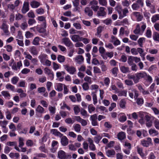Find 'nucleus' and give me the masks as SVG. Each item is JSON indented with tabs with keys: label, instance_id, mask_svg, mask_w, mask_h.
<instances>
[{
	"label": "nucleus",
	"instance_id": "nucleus-64",
	"mask_svg": "<svg viewBox=\"0 0 159 159\" xmlns=\"http://www.w3.org/2000/svg\"><path fill=\"white\" fill-rule=\"evenodd\" d=\"M92 63L95 65H97L99 64V62L97 58H95L92 59Z\"/></svg>",
	"mask_w": 159,
	"mask_h": 159
},
{
	"label": "nucleus",
	"instance_id": "nucleus-41",
	"mask_svg": "<svg viewBox=\"0 0 159 159\" xmlns=\"http://www.w3.org/2000/svg\"><path fill=\"white\" fill-rule=\"evenodd\" d=\"M132 8L134 10H138L140 7L135 2L132 5Z\"/></svg>",
	"mask_w": 159,
	"mask_h": 159
},
{
	"label": "nucleus",
	"instance_id": "nucleus-23",
	"mask_svg": "<svg viewBox=\"0 0 159 159\" xmlns=\"http://www.w3.org/2000/svg\"><path fill=\"white\" fill-rule=\"evenodd\" d=\"M137 52L138 54L139 53L140 54V56L141 57H143L144 58V57L146 53L144 52V50L142 48H137Z\"/></svg>",
	"mask_w": 159,
	"mask_h": 159
},
{
	"label": "nucleus",
	"instance_id": "nucleus-62",
	"mask_svg": "<svg viewBox=\"0 0 159 159\" xmlns=\"http://www.w3.org/2000/svg\"><path fill=\"white\" fill-rule=\"evenodd\" d=\"M154 124L155 127L157 129H159V120H156L154 121Z\"/></svg>",
	"mask_w": 159,
	"mask_h": 159
},
{
	"label": "nucleus",
	"instance_id": "nucleus-24",
	"mask_svg": "<svg viewBox=\"0 0 159 159\" xmlns=\"http://www.w3.org/2000/svg\"><path fill=\"white\" fill-rule=\"evenodd\" d=\"M117 93H118V96H124L126 97L127 91L126 90L122 91L118 90Z\"/></svg>",
	"mask_w": 159,
	"mask_h": 159
},
{
	"label": "nucleus",
	"instance_id": "nucleus-49",
	"mask_svg": "<svg viewBox=\"0 0 159 159\" xmlns=\"http://www.w3.org/2000/svg\"><path fill=\"white\" fill-rule=\"evenodd\" d=\"M137 150L138 153L140 155V156L142 157H143L144 154L143 152V149L141 148L138 147Z\"/></svg>",
	"mask_w": 159,
	"mask_h": 159
},
{
	"label": "nucleus",
	"instance_id": "nucleus-44",
	"mask_svg": "<svg viewBox=\"0 0 159 159\" xmlns=\"http://www.w3.org/2000/svg\"><path fill=\"white\" fill-rule=\"evenodd\" d=\"M74 129L76 132H80L81 129V126L80 125L78 124H75L74 126Z\"/></svg>",
	"mask_w": 159,
	"mask_h": 159
},
{
	"label": "nucleus",
	"instance_id": "nucleus-3",
	"mask_svg": "<svg viewBox=\"0 0 159 159\" xmlns=\"http://www.w3.org/2000/svg\"><path fill=\"white\" fill-rule=\"evenodd\" d=\"M69 155L66 154L63 150H60L58 152L57 157L60 159H68Z\"/></svg>",
	"mask_w": 159,
	"mask_h": 159
},
{
	"label": "nucleus",
	"instance_id": "nucleus-57",
	"mask_svg": "<svg viewBox=\"0 0 159 159\" xmlns=\"http://www.w3.org/2000/svg\"><path fill=\"white\" fill-rule=\"evenodd\" d=\"M37 91L39 93H44L46 91V89L44 87H39L38 88Z\"/></svg>",
	"mask_w": 159,
	"mask_h": 159
},
{
	"label": "nucleus",
	"instance_id": "nucleus-29",
	"mask_svg": "<svg viewBox=\"0 0 159 159\" xmlns=\"http://www.w3.org/2000/svg\"><path fill=\"white\" fill-rule=\"evenodd\" d=\"M120 69L121 71L124 73H126L130 72L129 68L127 67H125L124 66H121Z\"/></svg>",
	"mask_w": 159,
	"mask_h": 159
},
{
	"label": "nucleus",
	"instance_id": "nucleus-18",
	"mask_svg": "<svg viewBox=\"0 0 159 159\" xmlns=\"http://www.w3.org/2000/svg\"><path fill=\"white\" fill-rule=\"evenodd\" d=\"M82 38V37H80L77 35H74L71 37V39L75 42L81 41V39Z\"/></svg>",
	"mask_w": 159,
	"mask_h": 159
},
{
	"label": "nucleus",
	"instance_id": "nucleus-30",
	"mask_svg": "<svg viewBox=\"0 0 159 159\" xmlns=\"http://www.w3.org/2000/svg\"><path fill=\"white\" fill-rule=\"evenodd\" d=\"M115 153V152L113 149L108 150L106 152L107 155L109 157L111 156L114 155Z\"/></svg>",
	"mask_w": 159,
	"mask_h": 159
},
{
	"label": "nucleus",
	"instance_id": "nucleus-28",
	"mask_svg": "<svg viewBox=\"0 0 159 159\" xmlns=\"http://www.w3.org/2000/svg\"><path fill=\"white\" fill-rule=\"evenodd\" d=\"M36 111L42 114L44 112L45 110L43 108L39 105L36 108Z\"/></svg>",
	"mask_w": 159,
	"mask_h": 159
},
{
	"label": "nucleus",
	"instance_id": "nucleus-8",
	"mask_svg": "<svg viewBox=\"0 0 159 159\" xmlns=\"http://www.w3.org/2000/svg\"><path fill=\"white\" fill-rule=\"evenodd\" d=\"M145 119L146 120V125L148 127H150L152 125V121L151 118L150 116L148 115H146L145 116Z\"/></svg>",
	"mask_w": 159,
	"mask_h": 159
},
{
	"label": "nucleus",
	"instance_id": "nucleus-50",
	"mask_svg": "<svg viewBox=\"0 0 159 159\" xmlns=\"http://www.w3.org/2000/svg\"><path fill=\"white\" fill-rule=\"evenodd\" d=\"M146 36L148 38H151L152 37V31L150 29H148L146 33Z\"/></svg>",
	"mask_w": 159,
	"mask_h": 159
},
{
	"label": "nucleus",
	"instance_id": "nucleus-4",
	"mask_svg": "<svg viewBox=\"0 0 159 159\" xmlns=\"http://www.w3.org/2000/svg\"><path fill=\"white\" fill-rule=\"evenodd\" d=\"M152 143V139L150 138H148L147 140L143 139L141 141V143L144 147H148Z\"/></svg>",
	"mask_w": 159,
	"mask_h": 159
},
{
	"label": "nucleus",
	"instance_id": "nucleus-13",
	"mask_svg": "<svg viewBox=\"0 0 159 159\" xmlns=\"http://www.w3.org/2000/svg\"><path fill=\"white\" fill-rule=\"evenodd\" d=\"M117 138L120 140H122L126 138L125 133L121 131L119 132L117 135Z\"/></svg>",
	"mask_w": 159,
	"mask_h": 159
},
{
	"label": "nucleus",
	"instance_id": "nucleus-43",
	"mask_svg": "<svg viewBox=\"0 0 159 159\" xmlns=\"http://www.w3.org/2000/svg\"><path fill=\"white\" fill-rule=\"evenodd\" d=\"M33 36L34 34L29 31H27L25 33V36L27 39L33 37Z\"/></svg>",
	"mask_w": 159,
	"mask_h": 159
},
{
	"label": "nucleus",
	"instance_id": "nucleus-36",
	"mask_svg": "<svg viewBox=\"0 0 159 159\" xmlns=\"http://www.w3.org/2000/svg\"><path fill=\"white\" fill-rule=\"evenodd\" d=\"M134 61L133 56H129L128 57L127 62L129 66H131L133 64Z\"/></svg>",
	"mask_w": 159,
	"mask_h": 159
},
{
	"label": "nucleus",
	"instance_id": "nucleus-63",
	"mask_svg": "<svg viewBox=\"0 0 159 159\" xmlns=\"http://www.w3.org/2000/svg\"><path fill=\"white\" fill-rule=\"evenodd\" d=\"M24 54L25 56V58L29 60H31L32 57L30 54L27 53L26 52H24Z\"/></svg>",
	"mask_w": 159,
	"mask_h": 159
},
{
	"label": "nucleus",
	"instance_id": "nucleus-47",
	"mask_svg": "<svg viewBox=\"0 0 159 159\" xmlns=\"http://www.w3.org/2000/svg\"><path fill=\"white\" fill-rule=\"evenodd\" d=\"M153 39L155 41L159 42V34L157 32H155L154 35H153Z\"/></svg>",
	"mask_w": 159,
	"mask_h": 159
},
{
	"label": "nucleus",
	"instance_id": "nucleus-51",
	"mask_svg": "<svg viewBox=\"0 0 159 159\" xmlns=\"http://www.w3.org/2000/svg\"><path fill=\"white\" fill-rule=\"evenodd\" d=\"M127 117L125 115H123L121 116L120 118H119V121L122 122L123 123L126 120Z\"/></svg>",
	"mask_w": 159,
	"mask_h": 159
},
{
	"label": "nucleus",
	"instance_id": "nucleus-39",
	"mask_svg": "<svg viewBox=\"0 0 159 159\" xmlns=\"http://www.w3.org/2000/svg\"><path fill=\"white\" fill-rule=\"evenodd\" d=\"M24 141V139L21 138V137H20L19 138V147L20 148H21L24 145V143L23 142Z\"/></svg>",
	"mask_w": 159,
	"mask_h": 159
},
{
	"label": "nucleus",
	"instance_id": "nucleus-35",
	"mask_svg": "<svg viewBox=\"0 0 159 159\" xmlns=\"http://www.w3.org/2000/svg\"><path fill=\"white\" fill-rule=\"evenodd\" d=\"M88 110L89 112L90 113H91L95 110V108L93 104H90L88 106Z\"/></svg>",
	"mask_w": 159,
	"mask_h": 159
},
{
	"label": "nucleus",
	"instance_id": "nucleus-2",
	"mask_svg": "<svg viewBox=\"0 0 159 159\" xmlns=\"http://www.w3.org/2000/svg\"><path fill=\"white\" fill-rule=\"evenodd\" d=\"M106 9L103 7H100L97 12V16L101 18L105 17L107 15Z\"/></svg>",
	"mask_w": 159,
	"mask_h": 159
},
{
	"label": "nucleus",
	"instance_id": "nucleus-34",
	"mask_svg": "<svg viewBox=\"0 0 159 159\" xmlns=\"http://www.w3.org/2000/svg\"><path fill=\"white\" fill-rule=\"evenodd\" d=\"M102 137L100 135H97L94 137V141L97 144L99 143L100 141L102 139Z\"/></svg>",
	"mask_w": 159,
	"mask_h": 159
},
{
	"label": "nucleus",
	"instance_id": "nucleus-27",
	"mask_svg": "<svg viewBox=\"0 0 159 159\" xmlns=\"http://www.w3.org/2000/svg\"><path fill=\"white\" fill-rule=\"evenodd\" d=\"M136 100L137 104L139 106H141L144 103V100L142 97L138 98Z\"/></svg>",
	"mask_w": 159,
	"mask_h": 159
},
{
	"label": "nucleus",
	"instance_id": "nucleus-54",
	"mask_svg": "<svg viewBox=\"0 0 159 159\" xmlns=\"http://www.w3.org/2000/svg\"><path fill=\"white\" fill-rule=\"evenodd\" d=\"M125 84L128 86H132L134 84L133 82L131 80H125Z\"/></svg>",
	"mask_w": 159,
	"mask_h": 159
},
{
	"label": "nucleus",
	"instance_id": "nucleus-25",
	"mask_svg": "<svg viewBox=\"0 0 159 159\" xmlns=\"http://www.w3.org/2000/svg\"><path fill=\"white\" fill-rule=\"evenodd\" d=\"M5 87L7 89L10 90L13 92L15 91V87L9 83L7 84L6 85Z\"/></svg>",
	"mask_w": 159,
	"mask_h": 159
},
{
	"label": "nucleus",
	"instance_id": "nucleus-6",
	"mask_svg": "<svg viewBox=\"0 0 159 159\" xmlns=\"http://www.w3.org/2000/svg\"><path fill=\"white\" fill-rule=\"evenodd\" d=\"M84 13L85 15L90 17H91L93 14L92 10L89 7H86L84 9Z\"/></svg>",
	"mask_w": 159,
	"mask_h": 159
},
{
	"label": "nucleus",
	"instance_id": "nucleus-61",
	"mask_svg": "<svg viewBox=\"0 0 159 159\" xmlns=\"http://www.w3.org/2000/svg\"><path fill=\"white\" fill-rule=\"evenodd\" d=\"M93 72L95 73H101L100 69L96 66L93 67Z\"/></svg>",
	"mask_w": 159,
	"mask_h": 159
},
{
	"label": "nucleus",
	"instance_id": "nucleus-58",
	"mask_svg": "<svg viewBox=\"0 0 159 159\" xmlns=\"http://www.w3.org/2000/svg\"><path fill=\"white\" fill-rule=\"evenodd\" d=\"M36 12L38 14H42L44 13V11L43 9L40 8L36 9Z\"/></svg>",
	"mask_w": 159,
	"mask_h": 159
},
{
	"label": "nucleus",
	"instance_id": "nucleus-14",
	"mask_svg": "<svg viewBox=\"0 0 159 159\" xmlns=\"http://www.w3.org/2000/svg\"><path fill=\"white\" fill-rule=\"evenodd\" d=\"M103 29V27L102 26H99L97 28V32L95 34V35L98 37L100 38L101 36V33Z\"/></svg>",
	"mask_w": 159,
	"mask_h": 159
},
{
	"label": "nucleus",
	"instance_id": "nucleus-11",
	"mask_svg": "<svg viewBox=\"0 0 159 159\" xmlns=\"http://www.w3.org/2000/svg\"><path fill=\"white\" fill-rule=\"evenodd\" d=\"M51 133L56 136H57L60 137L62 136L63 134H61L57 130L55 129H52L51 130Z\"/></svg>",
	"mask_w": 159,
	"mask_h": 159
},
{
	"label": "nucleus",
	"instance_id": "nucleus-48",
	"mask_svg": "<svg viewBox=\"0 0 159 159\" xmlns=\"http://www.w3.org/2000/svg\"><path fill=\"white\" fill-rule=\"evenodd\" d=\"M74 110L75 113L76 115H77L80 111V108L78 106H76L74 107Z\"/></svg>",
	"mask_w": 159,
	"mask_h": 159
},
{
	"label": "nucleus",
	"instance_id": "nucleus-46",
	"mask_svg": "<svg viewBox=\"0 0 159 159\" xmlns=\"http://www.w3.org/2000/svg\"><path fill=\"white\" fill-rule=\"evenodd\" d=\"M115 10L116 11L118 14H119V16L121 14V13L122 12V7L120 5H118L116 6L115 7Z\"/></svg>",
	"mask_w": 159,
	"mask_h": 159
},
{
	"label": "nucleus",
	"instance_id": "nucleus-60",
	"mask_svg": "<svg viewBox=\"0 0 159 159\" xmlns=\"http://www.w3.org/2000/svg\"><path fill=\"white\" fill-rule=\"evenodd\" d=\"M99 8V6L97 5H92L91 6V9H92L94 12L98 11Z\"/></svg>",
	"mask_w": 159,
	"mask_h": 159
},
{
	"label": "nucleus",
	"instance_id": "nucleus-37",
	"mask_svg": "<svg viewBox=\"0 0 159 159\" xmlns=\"http://www.w3.org/2000/svg\"><path fill=\"white\" fill-rule=\"evenodd\" d=\"M58 61L60 63L63 62L65 60V57L61 55H58L57 57Z\"/></svg>",
	"mask_w": 159,
	"mask_h": 159
},
{
	"label": "nucleus",
	"instance_id": "nucleus-10",
	"mask_svg": "<svg viewBox=\"0 0 159 159\" xmlns=\"http://www.w3.org/2000/svg\"><path fill=\"white\" fill-rule=\"evenodd\" d=\"M29 52L34 55L36 56L38 53V51L36 48L34 46L31 47L29 49Z\"/></svg>",
	"mask_w": 159,
	"mask_h": 159
},
{
	"label": "nucleus",
	"instance_id": "nucleus-15",
	"mask_svg": "<svg viewBox=\"0 0 159 159\" xmlns=\"http://www.w3.org/2000/svg\"><path fill=\"white\" fill-rule=\"evenodd\" d=\"M84 60V57L82 55H78L75 58V61L79 64H81L83 62Z\"/></svg>",
	"mask_w": 159,
	"mask_h": 159
},
{
	"label": "nucleus",
	"instance_id": "nucleus-31",
	"mask_svg": "<svg viewBox=\"0 0 159 159\" xmlns=\"http://www.w3.org/2000/svg\"><path fill=\"white\" fill-rule=\"evenodd\" d=\"M92 94L93 103L94 105H95L98 102L97 95L95 92H92Z\"/></svg>",
	"mask_w": 159,
	"mask_h": 159
},
{
	"label": "nucleus",
	"instance_id": "nucleus-53",
	"mask_svg": "<svg viewBox=\"0 0 159 159\" xmlns=\"http://www.w3.org/2000/svg\"><path fill=\"white\" fill-rule=\"evenodd\" d=\"M83 89L84 90H88L89 89V86L88 84L87 83H84L82 85Z\"/></svg>",
	"mask_w": 159,
	"mask_h": 159
},
{
	"label": "nucleus",
	"instance_id": "nucleus-5",
	"mask_svg": "<svg viewBox=\"0 0 159 159\" xmlns=\"http://www.w3.org/2000/svg\"><path fill=\"white\" fill-rule=\"evenodd\" d=\"M29 10V4L28 2H24L21 9V12L25 14Z\"/></svg>",
	"mask_w": 159,
	"mask_h": 159
},
{
	"label": "nucleus",
	"instance_id": "nucleus-9",
	"mask_svg": "<svg viewBox=\"0 0 159 159\" xmlns=\"http://www.w3.org/2000/svg\"><path fill=\"white\" fill-rule=\"evenodd\" d=\"M133 15L137 19V20H142L143 16L139 12H133Z\"/></svg>",
	"mask_w": 159,
	"mask_h": 159
},
{
	"label": "nucleus",
	"instance_id": "nucleus-32",
	"mask_svg": "<svg viewBox=\"0 0 159 159\" xmlns=\"http://www.w3.org/2000/svg\"><path fill=\"white\" fill-rule=\"evenodd\" d=\"M19 80V78L17 76H14L13 77L11 80V81L12 84H16Z\"/></svg>",
	"mask_w": 159,
	"mask_h": 159
},
{
	"label": "nucleus",
	"instance_id": "nucleus-52",
	"mask_svg": "<svg viewBox=\"0 0 159 159\" xmlns=\"http://www.w3.org/2000/svg\"><path fill=\"white\" fill-rule=\"evenodd\" d=\"M104 82L105 84L107 86H108L110 84V80L108 77H106L105 78Z\"/></svg>",
	"mask_w": 159,
	"mask_h": 159
},
{
	"label": "nucleus",
	"instance_id": "nucleus-56",
	"mask_svg": "<svg viewBox=\"0 0 159 159\" xmlns=\"http://www.w3.org/2000/svg\"><path fill=\"white\" fill-rule=\"evenodd\" d=\"M53 68L55 70H56L57 69H59L61 66L60 65L57 64L54 62H53Z\"/></svg>",
	"mask_w": 159,
	"mask_h": 159
},
{
	"label": "nucleus",
	"instance_id": "nucleus-19",
	"mask_svg": "<svg viewBox=\"0 0 159 159\" xmlns=\"http://www.w3.org/2000/svg\"><path fill=\"white\" fill-rule=\"evenodd\" d=\"M61 142L62 145L66 146L68 143V140L65 136H63L61 139Z\"/></svg>",
	"mask_w": 159,
	"mask_h": 159
},
{
	"label": "nucleus",
	"instance_id": "nucleus-40",
	"mask_svg": "<svg viewBox=\"0 0 159 159\" xmlns=\"http://www.w3.org/2000/svg\"><path fill=\"white\" fill-rule=\"evenodd\" d=\"M39 38L38 37H36L34 38L33 41V44L34 45H38L39 44Z\"/></svg>",
	"mask_w": 159,
	"mask_h": 159
},
{
	"label": "nucleus",
	"instance_id": "nucleus-45",
	"mask_svg": "<svg viewBox=\"0 0 159 159\" xmlns=\"http://www.w3.org/2000/svg\"><path fill=\"white\" fill-rule=\"evenodd\" d=\"M136 3L140 7H143L144 3L143 0H137Z\"/></svg>",
	"mask_w": 159,
	"mask_h": 159
},
{
	"label": "nucleus",
	"instance_id": "nucleus-1",
	"mask_svg": "<svg viewBox=\"0 0 159 159\" xmlns=\"http://www.w3.org/2000/svg\"><path fill=\"white\" fill-rule=\"evenodd\" d=\"M127 76L129 79H132L135 84L138 83L140 79L145 78L146 76L147 77V80L148 82L151 83L152 82V77L149 75H147L146 73L144 72H137L133 75L128 74Z\"/></svg>",
	"mask_w": 159,
	"mask_h": 159
},
{
	"label": "nucleus",
	"instance_id": "nucleus-22",
	"mask_svg": "<svg viewBox=\"0 0 159 159\" xmlns=\"http://www.w3.org/2000/svg\"><path fill=\"white\" fill-rule=\"evenodd\" d=\"M65 73L64 71L57 72L56 73V76L57 77L59 78V80L61 81L63 80L64 79L63 77H61L62 74H65Z\"/></svg>",
	"mask_w": 159,
	"mask_h": 159
},
{
	"label": "nucleus",
	"instance_id": "nucleus-16",
	"mask_svg": "<svg viewBox=\"0 0 159 159\" xmlns=\"http://www.w3.org/2000/svg\"><path fill=\"white\" fill-rule=\"evenodd\" d=\"M47 55L44 54H42L39 56V58L40 61L43 64H44L45 61L46 59Z\"/></svg>",
	"mask_w": 159,
	"mask_h": 159
},
{
	"label": "nucleus",
	"instance_id": "nucleus-12",
	"mask_svg": "<svg viewBox=\"0 0 159 159\" xmlns=\"http://www.w3.org/2000/svg\"><path fill=\"white\" fill-rule=\"evenodd\" d=\"M74 6L75 7V11H79L80 8L78 6L79 4V0H73L72 1Z\"/></svg>",
	"mask_w": 159,
	"mask_h": 159
},
{
	"label": "nucleus",
	"instance_id": "nucleus-42",
	"mask_svg": "<svg viewBox=\"0 0 159 159\" xmlns=\"http://www.w3.org/2000/svg\"><path fill=\"white\" fill-rule=\"evenodd\" d=\"M25 81L21 80L18 84V86L21 87H25Z\"/></svg>",
	"mask_w": 159,
	"mask_h": 159
},
{
	"label": "nucleus",
	"instance_id": "nucleus-33",
	"mask_svg": "<svg viewBox=\"0 0 159 159\" xmlns=\"http://www.w3.org/2000/svg\"><path fill=\"white\" fill-rule=\"evenodd\" d=\"M126 104V102L123 99H121L119 103L120 107L122 108H124L125 107Z\"/></svg>",
	"mask_w": 159,
	"mask_h": 159
},
{
	"label": "nucleus",
	"instance_id": "nucleus-17",
	"mask_svg": "<svg viewBox=\"0 0 159 159\" xmlns=\"http://www.w3.org/2000/svg\"><path fill=\"white\" fill-rule=\"evenodd\" d=\"M30 5L32 8H36L39 6L40 4L37 1L33 0L30 2Z\"/></svg>",
	"mask_w": 159,
	"mask_h": 159
},
{
	"label": "nucleus",
	"instance_id": "nucleus-26",
	"mask_svg": "<svg viewBox=\"0 0 159 159\" xmlns=\"http://www.w3.org/2000/svg\"><path fill=\"white\" fill-rule=\"evenodd\" d=\"M62 41L66 46L70 47V40L69 38H64L62 39Z\"/></svg>",
	"mask_w": 159,
	"mask_h": 159
},
{
	"label": "nucleus",
	"instance_id": "nucleus-7",
	"mask_svg": "<svg viewBox=\"0 0 159 159\" xmlns=\"http://www.w3.org/2000/svg\"><path fill=\"white\" fill-rule=\"evenodd\" d=\"M22 66L21 61H18L17 63H13L12 66V69L14 70H17L18 69H20Z\"/></svg>",
	"mask_w": 159,
	"mask_h": 159
},
{
	"label": "nucleus",
	"instance_id": "nucleus-55",
	"mask_svg": "<svg viewBox=\"0 0 159 159\" xmlns=\"http://www.w3.org/2000/svg\"><path fill=\"white\" fill-rule=\"evenodd\" d=\"M2 94L5 97L10 96V94L7 91H3L1 92Z\"/></svg>",
	"mask_w": 159,
	"mask_h": 159
},
{
	"label": "nucleus",
	"instance_id": "nucleus-59",
	"mask_svg": "<svg viewBox=\"0 0 159 159\" xmlns=\"http://www.w3.org/2000/svg\"><path fill=\"white\" fill-rule=\"evenodd\" d=\"M2 56L4 60L6 61H9L10 59V57L6 53H3Z\"/></svg>",
	"mask_w": 159,
	"mask_h": 159
},
{
	"label": "nucleus",
	"instance_id": "nucleus-21",
	"mask_svg": "<svg viewBox=\"0 0 159 159\" xmlns=\"http://www.w3.org/2000/svg\"><path fill=\"white\" fill-rule=\"evenodd\" d=\"M37 31H38L40 33H42L44 34V36L43 37H44L45 36H47V34L45 33L46 32V30L43 27H38L37 28Z\"/></svg>",
	"mask_w": 159,
	"mask_h": 159
},
{
	"label": "nucleus",
	"instance_id": "nucleus-20",
	"mask_svg": "<svg viewBox=\"0 0 159 159\" xmlns=\"http://www.w3.org/2000/svg\"><path fill=\"white\" fill-rule=\"evenodd\" d=\"M128 12V10L126 8H125L122 11L123 14L121 12L119 16V18L120 19H122L125 16H126V14Z\"/></svg>",
	"mask_w": 159,
	"mask_h": 159
},
{
	"label": "nucleus",
	"instance_id": "nucleus-38",
	"mask_svg": "<svg viewBox=\"0 0 159 159\" xmlns=\"http://www.w3.org/2000/svg\"><path fill=\"white\" fill-rule=\"evenodd\" d=\"M149 133L150 135H152L153 136L158 134V132L155 129H149Z\"/></svg>",
	"mask_w": 159,
	"mask_h": 159
}]
</instances>
